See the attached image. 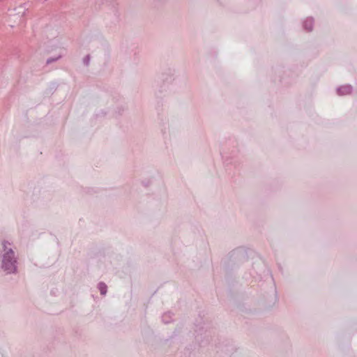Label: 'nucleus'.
I'll use <instances>...</instances> for the list:
<instances>
[{
    "label": "nucleus",
    "mask_w": 357,
    "mask_h": 357,
    "mask_svg": "<svg viewBox=\"0 0 357 357\" xmlns=\"http://www.w3.org/2000/svg\"><path fill=\"white\" fill-rule=\"evenodd\" d=\"M15 263L14 252L12 250H9L3 255V268L9 273L13 272L15 270Z\"/></svg>",
    "instance_id": "f257e3e1"
},
{
    "label": "nucleus",
    "mask_w": 357,
    "mask_h": 357,
    "mask_svg": "<svg viewBox=\"0 0 357 357\" xmlns=\"http://www.w3.org/2000/svg\"><path fill=\"white\" fill-rule=\"evenodd\" d=\"M101 294H105L106 293V286L103 284H100L99 287Z\"/></svg>",
    "instance_id": "f03ea898"
},
{
    "label": "nucleus",
    "mask_w": 357,
    "mask_h": 357,
    "mask_svg": "<svg viewBox=\"0 0 357 357\" xmlns=\"http://www.w3.org/2000/svg\"><path fill=\"white\" fill-rule=\"evenodd\" d=\"M342 91H344L347 93H349L351 91V88L349 86H344L339 89L340 93H341Z\"/></svg>",
    "instance_id": "7ed1b4c3"
}]
</instances>
